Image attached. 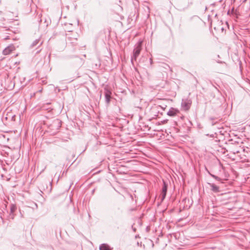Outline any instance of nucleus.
Here are the masks:
<instances>
[{"label":"nucleus","instance_id":"obj_7","mask_svg":"<svg viewBox=\"0 0 250 250\" xmlns=\"http://www.w3.org/2000/svg\"><path fill=\"white\" fill-rule=\"evenodd\" d=\"M211 189L215 192H218L219 191L218 188L214 185H211Z\"/></svg>","mask_w":250,"mask_h":250},{"label":"nucleus","instance_id":"obj_1","mask_svg":"<svg viewBox=\"0 0 250 250\" xmlns=\"http://www.w3.org/2000/svg\"><path fill=\"white\" fill-rule=\"evenodd\" d=\"M15 47L14 45L11 44L6 47L2 52L4 55H8L10 54L13 51L15 50Z\"/></svg>","mask_w":250,"mask_h":250},{"label":"nucleus","instance_id":"obj_5","mask_svg":"<svg viewBox=\"0 0 250 250\" xmlns=\"http://www.w3.org/2000/svg\"><path fill=\"white\" fill-rule=\"evenodd\" d=\"M167 193V187L165 185L163 188L162 193V199L164 200L165 198L166 195Z\"/></svg>","mask_w":250,"mask_h":250},{"label":"nucleus","instance_id":"obj_6","mask_svg":"<svg viewBox=\"0 0 250 250\" xmlns=\"http://www.w3.org/2000/svg\"><path fill=\"white\" fill-rule=\"evenodd\" d=\"M110 95H111V93L109 91H106L105 93V97L106 101L107 103H109L110 101Z\"/></svg>","mask_w":250,"mask_h":250},{"label":"nucleus","instance_id":"obj_3","mask_svg":"<svg viewBox=\"0 0 250 250\" xmlns=\"http://www.w3.org/2000/svg\"><path fill=\"white\" fill-rule=\"evenodd\" d=\"M100 250H112L109 246L106 244H102L100 247Z\"/></svg>","mask_w":250,"mask_h":250},{"label":"nucleus","instance_id":"obj_4","mask_svg":"<svg viewBox=\"0 0 250 250\" xmlns=\"http://www.w3.org/2000/svg\"><path fill=\"white\" fill-rule=\"evenodd\" d=\"M179 111L178 110H176V109H172V110H169L168 112V115H169V116H175V115H176L177 114V113H178Z\"/></svg>","mask_w":250,"mask_h":250},{"label":"nucleus","instance_id":"obj_8","mask_svg":"<svg viewBox=\"0 0 250 250\" xmlns=\"http://www.w3.org/2000/svg\"><path fill=\"white\" fill-rule=\"evenodd\" d=\"M186 106H187V108H186V109H188L189 107V106L188 104H186Z\"/></svg>","mask_w":250,"mask_h":250},{"label":"nucleus","instance_id":"obj_2","mask_svg":"<svg viewBox=\"0 0 250 250\" xmlns=\"http://www.w3.org/2000/svg\"><path fill=\"white\" fill-rule=\"evenodd\" d=\"M142 42H140L134 51V57L135 59L139 56L142 49Z\"/></svg>","mask_w":250,"mask_h":250}]
</instances>
